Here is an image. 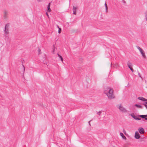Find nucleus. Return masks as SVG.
<instances>
[{
  "instance_id": "nucleus-1",
  "label": "nucleus",
  "mask_w": 147,
  "mask_h": 147,
  "mask_svg": "<svg viewBox=\"0 0 147 147\" xmlns=\"http://www.w3.org/2000/svg\"><path fill=\"white\" fill-rule=\"evenodd\" d=\"M107 92L108 93L105 92V93L107 95L109 99H111L115 98V96L113 94V90L112 89L108 88L107 89Z\"/></svg>"
},
{
  "instance_id": "nucleus-2",
  "label": "nucleus",
  "mask_w": 147,
  "mask_h": 147,
  "mask_svg": "<svg viewBox=\"0 0 147 147\" xmlns=\"http://www.w3.org/2000/svg\"><path fill=\"white\" fill-rule=\"evenodd\" d=\"M9 24H7L5 25L3 36L5 37V39H8L9 38Z\"/></svg>"
},
{
  "instance_id": "nucleus-3",
  "label": "nucleus",
  "mask_w": 147,
  "mask_h": 147,
  "mask_svg": "<svg viewBox=\"0 0 147 147\" xmlns=\"http://www.w3.org/2000/svg\"><path fill=\"white\" fill-rule=\"evenodd\" d=\"M117 107L118 108L120 111L122 112L126 113L127 112V111L125 108L123 107L120 104V105H117Z\"/></svg>"
},
{
  "instance_id": "nucleus-4",
  "label": "nucleus",
  "mask_w": 147,
  "mask_h": 147,
  "mask_svg": "<svg viewBox=\"0 0 147 147\" xmlns=\"http://www.w3.org/2000/svg\"><path fill=\"white\" fill-rule=\"evenodd\" d=\"M8 13V12L6 10L4 11L3 15V17L4 19H7Z\"/></svg>"
},
{
  "instance_id": "nucleus-5",
  "label": "nucleus",
  "mask_w": 147,
  "mask_h": 147,
  "mask_svg": "<svg viewBox=\"0 0 147 147\" xmlns=\"http://www.w3.org/2000/svg\"><path fill=\"white\" fill-rule=\"evenodd\" d=\"M129 115H131L134 119L136 120H140L141 119L140 118H138L137 116H135L134 114H130Z\"/></svg>"
},
{
  "instance_id": "nucleus-6",
  "label": "nucleus",
  "mask_w": 147,
  "mask_h": 147,
  "mask_svg": "<svg viewBox=\"0 0 147 147\" xmlns=\"http://www.w3.org/2000/svg\"><path fill=\"white\" fill-rule=\"evenodd\" d=\"M135 138L136 139H139L140 138V136L137 131H136L135 132Z\"/></svg>"
},
{
  "instance_id": "nucleus-7",
  "label": "nucleus",
  "mask_w": 147,
  "mask_h": 147,
  "mask_svg": "<svg viewBox=\"0 0 147 147\" xmlns=\"http://www.w3.org/2000/svg\"><path fill=\"white\" fill-rule=\"evenodd\" d=\"M77 7H76L73 6V13L74 15H76V9Z\"/></svg>"
},
{
  "instance_id": "nucleus-8",
  "label": "nucleus",
  "mask_w": 147,
  "mask_h": 147,
  "mask_svg": "<svg viewBox=\"0 0 147 147\" xmlns=\"http://www.w3.org/2000/svg\"><path fill=\"white\" fill-rule=\"evenodd\" d=\"M139 117L142 118H144L145 120H147V115H139Z\"/></svg>"
},
{
  "instance_id": "nucleus-9",
  "label": "nucleus",
  "mask_w": 147,
  "mask_h": 147,
  "mask_svg": "<svg viewBox=\"0 0 147 147\" xmlns=\"http://www.w3.org/2000/svg\"><path fill=\"white\" fill-rule=\"evenodd\" d=\"M138 131L141 134H144V129L142 128L139 129Z\"/></svg>"
},
{
  "instance_id": "nucleus-10",
  "label": "nucleus",
  "mask_w": 147,
  "mask_h": 147,
  "mask_svg": "<svg viewBox=\"0 0 147 147\" xmlns=\"http://www.w3.org/2000/svg\"><path fill=\"white\" fill-rule=\"evenodd\" d=\"M140 53H141V54H142L143 57L144 59H146V57L145 55V54L144 53V51H143V50H142V51H141L140 52Z\"/></svg>"
},
{
  "instance_id": "nucleus-11",
  "label": "nucleus",
  "mask_w": 147,
  "mask_h": 147,
  "mask_svg": "<svg viewBox=\"0 0 147 147\" xmlns=\"http://www.w3.org/2000/svg\"><path fill=\"white\" fill-rule=\"evenodd\" d=\"M51 5V3H49L48 7H47V11L48 12H50L51 11V10L50 8V6Z\"/></svg>"
},
{
  "instance_id": "nucleus-12",
  "label": "nucleus",
  "mask_w": 147,
  "mask_h": 147,
  "mask_svg": "<svg viewBox=\"0 0 147 147\" xmlns=\"http://www.w3.org/2000/svg\"><path fill=\"white\" fill-rule=\"evenodd\" d=\"M135 106L138 108L142 109L143 108V106L138 104H135Z\"/></svg>"
},
{
  "instance_id": "nucleus-13",
  "label": "nucleus",
  "mask_w": 147,
  "mask_h": 147,
  "mask_svg": "<svg viewBox=\"0 0 147 147\" xmlns=\"http://www.w3.org/2000/svg\"><path fill=\"white\" fill-rule=\"evenodd\" d=\"M120 135L122 137L123 139H124L125 140L126 139V137L125 136L123 135V133H120Z\"/></svg>"
},
{
  "instance_id": "nucleus-14",
  "label": "nucleus",
  "mask_w": 147,
  "mask_h": 147,
  "mask_svg": "<svg viewBox=\"0 0 147 147\" xmlns=\"http://www.w3.org/2000/svg\"><path fill=\"white\" fill-rule=\"evenodd\" d=\"M131 63H130L129 61H128L127 63V65L128 67L129 68V69H130V68H131Z\"/></svg>"
},
{
  "instance_id": "nucleus-15",
  "label": "nucleus",
  "mask_w": 147,
  "mask_h": 147,
  "mask_svg": "<svg viewBox=\"0 0 147 147\" xmlns=\"http://www.w3.org/2000/svg\"><path fill=\"white\" fill-rule=\"evenodd\" d=\"M57 55H58V57H59L60 59H61L62 62L63 63V57H62L58 54H57Z\"/></svg>"
},
{
  "instance_id": "nucleus-16",
  "label": "nucleus",
  "mask_w": 147,
  "mask_h": 147,
  "mask_svg": "<svg viewBox=\"0 0 147 147\" xmlns=\"http://www.w3.org/2000/svg\"><path fill=\"white\" fill-rule=\"evenodd\" d=\"M138 98V99L143 101H144L145 100V98L142 97H139Z\"/></svg>"
},
{
  "instance_id": "nucleus-17",
  "label": "nucleus",
  "mask_w": 147,
  "mask_h": 147,
  "mask_svg": "<svg viewBox=\"0 0 147 147\" xmlns=\"http://www.w3.org/2000/svg\"><path fill=\"white\" fill-rule=\"evenodd\" d=\"M102 112V111H99L98 112H97L96 113L100 117L101 116V113Z\"/></svg>"
},
{
  "instance_id": "nucleus-18",
  "label": "nucleus",
  "mask_w": 147,
  "mask_h": 147,
  "mask_svg": "<svg viewBox=\"0 0 147 147\" xmlns=\"http://www.w3.org/2000/svg\"><path fill=\"white\" fill-rule=\"evenodd\" d=\"M105 8L106 9V12H107V10H108V8H107V4H106V2H105Z\"/></svg>"
},
{
  "instance_id": "nucleus-19",
  "label": "nucleus",
  "mask_w": 147,
  "mask_h": 147,
  "mask_svg": "<svg viewBox=\"0 0 147 147\" xmlns=\"http://www.w3.org/2000/svg\"><path fill=\"white\" fill-rule=\"evenodd\" d=\"M137 49L139 50L140 52L141 51H142L143 50L140 47L138 46L137 47Z\"/></svg>"
},
{
  "instance_id": "nucleus-20",
  "label": "nucleus",
  "mask_w": 147,
  "mask_h": 147,
  "mask_svg": "<svg viewBox=\"0 0 147 147\" xmlns=\"http://www.w3.org/2000/svg\"><path fill=\"white\" fill-rule=\"evenodd\" d=\"M57 27L59 28L58 33H60L61 32V29L60 28H59V27L58 26H57Z\"/></svg>"
},
{
  "instance_id": "nucleus-21",
  "label": "nucleus",
  "mask_w": 147,
  "mask_h": 147,
  "mask_svg": "<svg viewBox=\"0 0 147 147\" xmlns=\"http://www.w3.org/2000/svg\"><path fill=\"white\" fill-rule=\"evenodd\" d=\"M22 67H23L22 72H23V74H24V72L25 69V67L23 65H22Z\"/></svg>"
},
{
  "instance_id": "nucleus-22",
  "label": "nucleus",
  "mask_w": 147,
  "mask_h": 147,
  "mask_svg": "<svg viewBox=\"0 0 147 147\" xmlns=\"http://www.w3.org/2000/svg\"><path fill=\"white\" fill-rule=\"evenodd\" d=\"M138 75L142 79V78L141 77L140 73L139 72H138Z\"/></svg>"
},
{
  "instance_id": "nucleus-23",
  "label": "nucleus",
  "mask_w": 147,
  "mask_h": 147,
  "mask_svg": "<svg viewBox=\"0 0 147 147\" xmlns=\"http://www.w3.org/2000/svg\"><path fill=\"white\" fill-rule=\"evenodd\" d=\"M53 51L52 52L54 54V51H55V47H54V45H53Z\"/></svg>"
},
{
  "instance_id": "nucleus-24",
  "label": "nucleus",
  "mask_w": 147,
  "mask_h": 147,
  "mask_svg": "<svg viewBox=\"0 0 147 147\" xmlns=\"http://www.w3.org/2000/svg\"><path fill=\"white\" fill-rule=\"evenodd\" d=\"M144 101H146L144 102V104H147V99H146L145 98V100H144Z\"/></svg>"
},
{
  "instance_id": "nucleus-25",
  "label": "nucleus",
  "mask_w": 147,
  "mask_h": 147,
  "mask_svg": "<svg viewBox=\"0 0 147 147\" xmlns=\"http://www.w3.org/2000/svg\"><path fill=\"white\" fill-rule=\"evenodd\" d=\"M143 105L146 107V109H147V105H146V104H143Z\"/></svg>"
},
{
  "instance_id": "nucleus-26",
  "label": "nucleus",
  "mask_w": 147,
  "mask_h": 147,
  "mask_svg": "<svg viewBox=\"0 0 147 147\" xmlns=\"http://www.w3.org/2000/svg\"><path fill=\"white\" fill-rule=\"evenodd\" d=\"M123 133L125 134H126V131L124 129H123Z\"/></svg>"
},
{
  "instance_id": "nucleus-27",
  "label": "nucleus",
  "mask_w": 147,
  "mask_h": 147,
  "mask_svg": "<svg viewBox=\"0 0 147 147\" xmlns=\"http://www.w3.org/2000/svg\"><path fill=\"white\" fill-rule=\"evenodd\" d=\"M92 121V120H90V121H89L88 122V123H89V125H90V126H91V124H90V122L91 121Z\"/></svg>"
},
{
  "instance_id": "nucleus-28",
  "label": "nucleus",
  "mask_w": 147,
  "mask_h": 147,
  "mask_svg": "<svg viewBox=\"0 0 147 147\" xmlns=\"http://www.w3.org/2000/svg\"><path fill=\"white\" fill-rule=\"evenodd\" d=\"M130 69L131 70V71L132 72H133L134 69H133L132 67H131V68H130Z\"/></svg>"
},
{
  "instance_id": "nucleus-29",
  "label": "nucleus",
  "mask_w": 147,
  "mask_h": 147,
  "mask_svg": "<svg viewBox=\"0 0 147 147\" xmlns=\"http://www.w3.org/2000/svg\"><path fill=\"white\" fill-rule=\"evenodd\" d=\"M122 2H123L124 3H126V2L125 1H124V0H123L122 1Z\"/></svg>"
},
{
  "instance_id": "nucleus-30",
  "label": "nucleus",
  "mask_w": 147,
  "mask_h": 147,
  "mask_svg": "<svg viewBox=\"0 0 147 147\" xmlns=\"http://www.w3.org/2000/svg\"><path fill=\"white\" fill-rule=\"evenodd\" d=\"M46 14L47 15V16L48 17H49V15H48V14L47 12L46 13Z\"/></svg>"
},
{
  "instance_id": "nucleus-31",
  "label": "nucleus",
  "mask_w": 147,
  "mask_h": 147,
  "mask_svg": "<svg viewBox=\"0 0 147 147\" xmlns=\"http://www.w3.org/2000/svg\"><path fill=\"white\" fill-rule=\"evenodd\" d=\"M38 51L39 53L40 51V49L39 48L38 49Z\"/></svg>"
},
{
  "instance_id": "nucleus-32",
  "label": "nucleus",
  "mask_w": 147,
  "mask_h": 147,
  "mask_svg": "<svg viewBox=\"0 0 147 147\" xmlns=\"http://www.w3.org/2000/svg\"><path fill=\"white\" fill-rule=\"evenodd\" d=\"M145 16H147V11L146 12V13Z\"/></svg>"
},
{
  "instance_id": "nucleus-33",
  "label": "nucleus",
  "mask_w": 147,
  "mask_h": 147,
  "mask_svg": "<svg viewBox=\"0 0 147 147\" xmlns=\"http://www.w3.org/2000/svg\"><path fill=\"white\" fill-rule=\"evenodd\" d=\"M118 65L117 64H116L115 65V66H116V67H117V66Z\"/></svg>"
},
{
  "instance_id": "nucleus-34",
  "label": "nucleus",
  "mask_w": 147,
  "mask_h": 147,
  "mask_svg": "<svg viewBox=\"0 0 147 147\" xmlns=\"http://www.w3.org/2000/svg\"><path fill=\"white\" fill-rule=\"evenodd\" d=\"M145 17H146V20L147 21V16H145Z\"/></svg>"
}]
</instances>
